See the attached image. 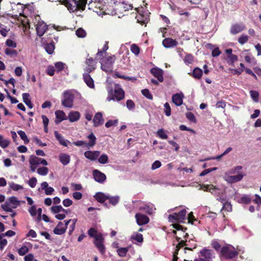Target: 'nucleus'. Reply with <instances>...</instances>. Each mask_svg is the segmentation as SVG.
I'll use <instances>...</instances> for the list:
<instances>
[{
  "instance_id": "obj_1",
  "label": "nucleus",
  "mask_w": 261,
  "mask_h": 261,
  "mask_svg": "<svg viewBox=\"0 0 261 261\" xmlns=\"http://www.w3.org/2000/svg\"><path fill=\"white\" fill-rule=\"evenodd\" d=\"M88 1V0H60V2L64 5L71 13L78 10L84 11Z\"/></svg>"
},
{
  "instance_id": "obj_2",
  "label": "nucleus",
  "mask_w": 261,
  "mask_h": 261,
  "mask_svg": "<svg viewBox=\"0 0 261 261\" xmlns=\"http://www.w3.org/2000/svg\"><path fill=\"white\" fill-rule=\"evenodd\" d=\"M242 166H238L226 172L224 175V179L228 183L232 184L241 180L245 174L241 171Z\"/></svg>"
},
{
  "instance_id": "obj_3",
  "label": "nucleus",
  "mask_w": 261,
  "mask_h": 261,
  "mask_svg": "<svg viewBox=\"0 0 261 261\" xmlns=\"http://www.w3.org/2000/svg\"><path fill=\"white\" fill-rule=\"evenodd\" d=\"M88 234L90 237L94 239V243L101 254H103L106 252V249L103 245L104 238L101 233L93 228H90L88 231Z\"/></svg>"
},
{
  "instance_id": "obj_4",
  "label": "nucleus",
  "mask_w": 261,
  "mask_h": 261,
  "mask_svg": "<svg viewBox=\"0 0 261 261\" xmlns=\"http://www.w3.org/2000/svg\"><path fill=\"white\" fill-rule=\"evenodd\" d=\"M173 227L176 229L175 230L173 231V232L175 234L176 239L177 243L176 244V247L179 249L181 247L187 246V240L186 238L188 236V234L185 233V231L183 230L181 226L179 224H174L173 225Z\"/></svg>"
},
{
  "instance_id": "obj_5",
  "label": "nucleus",
  "mask_w": 261,
  "mask_h": 261,
  "mask_svg": "<svg viewBox=\"0 0 261 261\" xmlns=\"http://www.w3.org/2000/svg\"><path fill=\"white\" fill-rule=\"evenodd\" d=\"M109 96L107 97L108 101L117 100L120 101L124 98V91L118 84L114 86V90L111 89L109 91Z\"/></svg>"
},
{
  "instance_id": "obj_6",
  "label": "nucleus",
  "mask_w": 261,
  "mask_h": 261,
  "mask_svg": "<svg viewBox=\"0 0 261 261\" xmlns=\"http://www.w3.org/2000/svg\"><path fill=\"white\" fill-rule=\"evenodd\" d=\"M176 211L172 215H169L168 220L170 222L181 223L185 219L186 215V210L185 208L180 209V208H175Z\"/></svg>"
},
{
  "instance_id": "obj_7",
  "label": "nucleus",
  "mask_w": 261,
  "mask_h": 261,
  "mask_svg": "<svg viewBox=\"0 0 261 261\" xmlns=\"http://www.w3.org/2000/svg\"><path fill=\"white\" fill-rule=\"evenodd\" d=\"M220 253L221 255L226 259L232 258L238 254L237 250L230 245H226L222 247Z\"/></svg>"
},
{
  "instance_id": "obj_8",
  "label": "nucleus",
  "mask_w": 261,
  "mask_h": 261,
  "mask_svg": "<svg viewBox=\"0 0 261 261\" xmlns=\"http://www.w3.org/2000/svg\"><path fill=\"white\" fill-rule=\"evenodd\" d=\"M11 9L9 10V15L15 19L17 18L19 16L22 15L23 13L24 6L20 3L15 4L11 3Z\"/></svg>"
},
{
  "instance_id": "obj_9",
  "label": "nucleus",
  "mask_w": 261,
  "mask_h": 261,
  "mask_svg": "<svg viewBox=\"0 0 261 261\" xmlns=\"http://www.w3.org/2000/svg\"><path fill=\"white\" fill-rule=\"evenodd\" d=\"M213 257V252L211 250L204 248L199 253V257L194 261H212Z\"/></svg>"
},
{
  "instance_id": "obj_10",
  "label": "nucleus",
  "mask_w": 261,
  "mask_h": 261,
  "mask_svg": "<svg viewBox=\"0 0 261 261\" xmlns=\"http://www.w3.org/2000/svg\"><path fill=\"white\" fill-rule=\"evenodd\" d=\"M116 57L114 55L107 57L105 61L101 63V69L106 72L111 71L112 69L113 65L114 63Z\"/></svg>"
},
{
  "instance_id": "obj_11",
  "label": "nucleus",
  "mask_w": 261,
  "mask_h": 261,
  "mask_svg": "<svg viewBox=\"0 0 261 261\" xmlns=\"http://www.w3.org/2000/svg\"><path fill=\"white\" fill-rule=\"evenodd\" d=\"M64 99L62 104L65 107L71 108L73 106V95L68 91H65L63 94Z\"/></svg>"
},
{
  "instance_id": "obj_12",
  "label": "nucleus",
  "mask_w": 261,
  "mask_h": 261,
  "mask_svg": "<svg viewBox=\"0 0 261 261\" xmlns=\"http://www.w3.org/2000/svg\"><path fill=\"white\" fill-rule=\"evenodd\" d=\"M137 205L140 210H143L149 215L153 214L155 210L153 204H146L141 201H138Z\"/></svg>"
},
{
  "instance_id": "obj_13",
  "label": "nucleus",
  "mask_w": 261,
  "mask_h": 261,
  "mask_svg": "<svg viewBox=\"0 0 261 261\" xmlns=\"http://www.w3.org/2000/svg\"><path fill=\"white\" fill-rule=\"evenodd\" d=\"M47 25L43 21H38L36 25L37 34L39 37L42 36L47 30Z\"/></svg>"
},
{
  "instance_id": "obj_14",
  "label": "nucleus",
  "mask_w": 261,
  "mask_h": 261,
  "mask_svg": "<svg viewBox=\"0 0 261 261\" xmlns=\"http://www.w3.org/2000/svg\"><path fill=\"white\" fill-rule=\"evenodd\" d=\"M150 73L155 77L160 82L164 81L163 71L158 67H154L151 69Z\"/></svg>"
},
{
  "instance_id": "obj_15",
  "label": "nucleus",
  "mask_w": 261,
  "mask_h": 261,
  "mask_svg": "<svg viewBox=\"0 0 261 261\" xmlns=\"http://www.w3.org/2000/svg\"><path fill=\"white\" fill-rule=\"evenodd\" d=\"M135 218L137 223L140 226L148 223L149 221V219L147 216L140 213H137L135 215Z\"/></svg>"
},
{
  "instance_id": "obj_16",
  "label": "nucleus",
  "mask_w": 261,
  "mask_h": 261,
  "mask_svg": "<svg viewBox=\"0 0 261 261\" xmlns=\"http://www.w3.org/2000/svg\"><path fill=\"white\" fill-rule=\"evenodd\" d=\"M137 22L139 23L141 25H146V24L150 20L149 15L147 13L139 14L136 17Z\"/></svg>"
},
{
  "instance_id": "obj_17",
  "label": "nucleus",
  "mask_w": 261,
  "mask_h": 261,
  "mask_svg": "<svg viewBox=\"0 0 261 261\" xmlns=\"http://www.w3.org/2000/svg\"><path fill=\"white\" fill-rule=\"evenodd\" d=\"M202 189L204 191L210 192L214 195H219L222 192V190L220 189L217 188L212 185H204L202 187Z\"/></svg>"
},
{
  "instance_id": "obj_18",
  "label": "nucleus",
  "mask_w": 261,
  "mask_h": 261,
  "mask_svg": "<svg viewBox=\"0 0 261 261\" xmlns=\"http://www.w3.org/2000/svg\"><path fill=\"white\" fill-rule=\"evenodd\" d=\"M245 29V26L243 23H235L231 25L230 32L232 35H236L242 32Z\"/></svg>"
},
{
  "instance_id": "obj_19",
  "label": "nucleus",
  "mask_w": 261,
  "mask_h": 261,
  "mask_svg": "<svg viewBox=\"0 0 261 261\" xmlns=\"http://www.w3.org/2000/svg\"><path fill=\"white\" fill-rule=\"evenodd\" d=\"M93 176L95 180L99 183L104 182L106 179L105 174L97 170L93 171Z\"/></svg>"
},
{
  "instance_id": "obj_20",
  "label": "nucleus",
  "mask_w": 261,
  "mask_h": 261,
  "mask_svg": "<svg viewBox=\"0 0 261 261\" xmlns=\"http://www.w3.org/2000/svg\"><path fill=\"white\" fill-rule=\"evenodd\" d=\"M104 119L101 112L96 113L93 119V126L98 127L103 123Z\"/></svg>"
},
{
  "instance_id": "obj_21",
  "label": "nucleus",
  "mask_w": 261,
  "mask_h": 261,
  "mask_svg": "<svg viewBox=\"0 0 261 261\" xmlns=\"http://www.w3.org/2000/svg\"><path fill=\"white\" fill-rule=\"evenodd\" d=\"M96 63L95 60L93 59V58L87 59L86 61V64L87 65L86 71L88 73L93 71L96 68Z\"/></svg>"
},
{
  "instance_id": "obj_22",
  "label": "nucleus",
  "mask_w": 261,
  "mask_h": 261,
  "mask_svg": "<svg viewBox=\"0 0 261 261\" xmlns=\"http://www.w3.org/2000/svg\"><path fill=\"white\" fill-rule=\"evenodd\" d=\"M184 94L182 93H176L172 96V102L176 106H180L183 102Z\"/></svg>"
},
{
  "instance_id": "obj_23",
  "label": "nucleus",
  "mask_w": 261,
  "mask_h": 261,
  "mask_svg": "<svg viewBox=\"0 0 261 261\" xmlns=\"http://www.w3.org/2000/svg\"><path fill=\"white\" fill-rule=\"evenodd\" d=\"M162 43L165 47L170 48L176 46L177 44V42L172 38H166L163 40Z\"/></svg>"
},
{
  "instance_id": "obj_24",
  "label": "nucleus",
  "mask_w": 261,
  "mask_h": 261,
  "mask_svg": "<svg viewBox=\"0 0 261 261\" xmlns=\"http://www.w3.org/2000/svg\"><path fill=\"white\" fill-rule=\"evenodd\" d=\"M86 158L91 161H94L97 159L100 155L99 151H87L84 153Z\"/></svg>"
},
{
  "instance_id": "obj_25",
  "label": "nucleus",
  "mask_w": 261,
  "mask_h": 261,
  "mask_svg": "<svg viewBox=\"0 0 261 261\" xmlns=\"http://www.w3.org/2000/svg\"><path fill=\"white\" fill-rule=\"evenodd\" d=\"M55 115L56 120H55V123L58 124L60 123L62 121L66 120L67 119L65 113L63 111L57 110L55 112Z\"/></svg>"
},
{
  "instance_id": "obj_26",
  "label": "nucleus",
  "mask_w": 261,
  "mask_h": 261,
  "mask_svg": "<svg viewBox=\"0 0 261 261\" xmlns=\"http://www.w3.org/2000/svg\"><path fill=\"white\" fill-rule=\"evenodd\" d=\"M66 227H64V225L61 222L57 224V226L54 229V232L56 234L61 235L65 232Z\"/></svg>"
},
{
  "instance_id": "obj_27",
  "label": "nucleus",
  "mask_w": 261,
  "mask_h": 261,
  "mask_svg": "<svg viewBox=\"0 0 261 261\" xmlns=\"http://www.w3.org/2000/svg\"><path fill=\"white\" fill-rule=\"evenodd\" d=\"M130 240L134 243H142L143 241V238L142 234L135 232L131 236Z\"/></svg>"
},
{
  "instance_id": "obj_28",
  "label": "nucleus",
  "mask_w": 261,
  "mask_h": 261,
  "mask_svg": "<svg viewBox=\"0 0 261 261\" xmlns=\"http://www.w3.org/2000/svg\"><path fill=\"white\" fill-rule=\"evenodd\" d=\"M83 79L84 82L89 88H93L94 87V81L89 74V73L87 72L84 73L83 74Z\"/></svg>"
},
{
  "instance_id": "obj_29",
  "label": "nucleus",
  "mask_w": 261,
  "mask_h": 261,
  "mask_svg": "<svg viewBox=\"0 0 261 261\" xmlns=\"http://www.w3.org/2000/svg\"><path fill=\"white\" fill-rule=\"evenodd\" d=\"M55 136L56 139L59 142L60 144L64 146H67L69 141L65 139L58 132L55 131Z\"/></svg>"
},
{
  "instance_id": "obj_30",
  "label": "nucleus",
  "mask_w": 261,
  "mask_h": 261,
  "mask_svg": "<svg viewBox=\"0 0 261 261\" xmlns=\"http://www.w3.org/2000/svg\"><path fill=\"white\" fill-rule=\"evenodd\" d=\"M94 197L95 199L100 203L104 202L106 200L109 198V196L106 195L101 192L97 193Z\"/></svg>"
},
{
  "instance_id": "obj_31",
  "label": "nucleus",
  "mask_w": 261,
  "mask_h": 261,
  "mask_svg": "<svg viewBox=\"0 0 261 261\" xmlns=\"http://www.w3.org/2000/svg\"><path fill=\"white\" fill-rule=\"evenodd\" d=\"M23 101L25 104L30 108L32 109L33 107V105L32 103L31 99L30 98V94L28 93H23L22 95Z\"/></svg>"
},
{
  "instance_id": "obj_32",
  "label": "nucleus",
  "mask_w": 261,
  "mask_h": 261,
  "mask_svg": "<svg viewBox=\"0 0 261 261\" xmlns=\"http://www.w3.org/2000/svg\"><path fill=\"white\" fill-rule=\"evenodd\" d=\"M80 118V113L79 112H71L68 114V119L71 122H73L79 120Z\"/></svg>"
},
{
  "instance_id": "obj_33",
  "label": "nucleus",
  "mask_w": 261,
  "mask_h": 261,
  "mask_svg": "<svg viewBox=\"0 0 261 261\" xmlns=\"http://www.w3.org/2000/svg\"><path fill=\"white\" fill-rule=\"evenodd\" d=\"M29 163H47L45 159H41L34 155L30 156Z\"/></svg>"
},
{
  "instance_id": "obj_34",
  "label": "nucleus",
  "mask_w": 261,
  "mask_h": 261,
  "mask_svg": "<svg viewBox=\"0 0 261 261\" xmlns=\"http://www.w3.org/2000/svg\"><path fill=\"white\" fill-rule=\"evenodd\" d=\"M44 48L45 51L49 55L52 54L55 50V46L54 45V43L53 41L50 42L46 43L44 45Z\"/></svg>"
},
{
  "instance_id": "obj_35",
  "label": "nucleus",
  "mask_w": 261,
  "mask_h": 261,
  "mask_svg": "<svg viewBox=\"0 0 261 261\" xmlns=\"http://www.w3.org/2000/svg\"><path fill=\"white\" fill-rule=\"evenodd\" d=\"M235 199L239 203L243 204H248L251 201L250 197L247 195H244L242 196L241 198L236 197Z\"/></svg>"
},
{
  "instance_id": "obj_36",
  "label": "nucleus",
  "mask_w": 261,
  "mask_h": 261,
  "mask_svg": "<svg viewBox=\"0 0 261 261\" xmlns=\"http://www.w3.org/2000/svg\"><path fill=\"white\" fill-rule=\"evenodd\" d=\"M9 202L11 205V207L13 208H16L18 205H20V201L15 196H12L8 200Z\"/></svg>"
},
{
  "instance_id": "obj_37",
  "label": "nucleus",
  "mask_w": 261,
  "mask_h": 261,
  "mask_svg": "<svg viewBox=\"0 0 261 261\" xmlns=\"http://www.w3.org/2000/svg\"><path fill=\"white\" fill-rule=\"evenodd\" d=\"M131 247V246L127 247H121L119 248L117 250V252L119 256L120 257H124L126 256L127 252L129 249Z\"/></svg>"
},
{
  "instance_id": "obj_38",
  "label": "nucleus",
  "mask_w": 261,
  "mask_h": 261,
  "mask_svg": "<svg viewBox=\"0 0 261 261\" xmlns=\"http://www.w3.org/2000/svg\"><path fill=\"white\" fill-rule=\"evenodd\" d=\"M202 75V70L198 67L194 69L192 72V76L197 79H200Z\"/></svg>"
},
{
  "instance_id": "obj_39",
  "label": "nucleus",
  "mask_w": 261,
  "mask_h": 261,
  "mask_svg": "<svg viewBox=\"0 0 261 261\" xmlns=\"http://www.w3.org/2000/svg\"><path fill=\"white\" fill-rule=\"evenodd\" d=\"M88 138L89 140V142L87 144L88 147H93L96 143V138L93 133L90 134L88 136Z\"/></svg>"
},
{
  "instance_id": "obj_40",
  "label": "nucleus",
  "mask_w": 261,
  "mask_h": 261,
  "mask_svg": "<svg viewBox=\"0 0 261 261\" xmlns=\"http://www.w3.org/2000/svg\"><path fill=\"white\" fill-rule=\"evenodd\" d=\"M50 210L53 214H57L62 212H64L66 210L63 208L61 205H59L51 206Z\"/></svg>"
},
{
  "instance_id": "obj_41",
  "label": "nucleus",
  "mask_w": 261,
  "mask_h": 261,
  "mask_svg": "<svg viewBox=\"0 0 261 261\" xmlns=\"http://www.w3.org/2000/svg\"><path fill=\"white\" fill-rule=\"evenodd\" d=\"M8 184L11 189L14 191H18L23 189L22 186L13 182H9Z\"/></svg>"
},
{
  "instance_id": "obj_42",
  "label": "nucleus",
  "mask_w": 261,
  "mask_h": 261,
  "mask_svg": "<svg viewBox=\"0 0 261 261\" xmlns=\"http://www.w3.org/2000/svg\"><path fill=\"white\" fill-rule=\"evenodd\" d=\"M4 52L6 55L9 56L10 57H15L17 56V51L14 49L6 48Z\"/></svg>"
},
{
  "instance_id": "obj_43",
  "label": "nucleus",
  "mask_w": 261,
  "mask_h": 261,
  "mask_svg": "<svg viewBox=\"0 0 261 261\" xmlns=\"http://www.w3.org/2000/svg\"><path fill=\"white\" fill-rule=\"evenodd\" d=\"M30 250L28 246L25 245H23L20 248L18 249V253L19 255L23 256L27 253Z\"/></svg>"
},
{
  "instance_id": "obj_44",
  "label": "nucleus",
  "mask_w": 261,
  "mask_h": 261,
  "mask_svg": "<svg viewBox=\"0 0 261 261\" xmlns=\"http://www.w3.org/2000/svg\"><path fill=\"white\" fill-rule=\"evenodd\" d=\"M17 133L19 135L21 139L24 141V144H27L30 142V140L28 138V137L24 132L20 130L17 132Z\"/></svg>"
},
{
  "instance_id": "obj_45",
  "label": "nucleus",
  "mask_w": 261,
  "mask_h": 261,
  "mask_svg": "<svg viewBox=\"0 0 261 261\" xmlns=\"http://www.w3.org/2000/svg\"><path fill=\"white\" fill-rule=\"evenodd\" d=\"M10 144V141L8 139H4L2 135H0V146L3 148H6Z\"/></svg>"
},
{
  "instance_id": "obj_46",
  "label": "nucleus",
  "mask_w": 261,
  "mask_h": 261,
  "mask_svg": "<svg viewBox=\"0 0 261 261\" xmlns=\"http://www.w3.org/2000/svg\"><path fill=\"white\" fill-rule=\"evenodd\" d=\"M60 161L62 163H69L70 156L65 153H62L59 155Z\"/></svg>"
},
{
  "instance_id": "obj_47",
  "label": "nucleus",
  "mask_w": 261,
  "mask_h": 261,
  "mask_svg": "<svg viewBox=\"0 0 261 261\" xmlns=\"http://www.w3.org/2000/svg\"><path fill=\"white\" fill-rule=\"evenodd\" d=\"M112 3V4L111 3H108L106 1V3L102 2V3L101 4V7L99 8L101 10L106 11L107 10L109 9V7H113V5L115 4L114 0H113Z\"/></svg>"
},
{
  "instance_id": "obj_48",
  "label": "nucleus",
  "mask_w": 261,
  "mask_h": 261,
  "mask_svg": "<svg viewBox=\"0 0 261 261\" xmlns=\"http://www.w3.org/2000/svg\"><path fill=\"white\" fill-rule=\"evenodd\" d=\"M11 205L7 200L4 204H2L1 207L3 210L7 212H12L13 207H11Z\"/></svg>"
},
{
  "instance_id": "obj_49",
  "label": "nucleus",
  "mask_w": 261,
  "mask_h": 261,
  "mask_svg": "<svg viewBox=\"0 0 261 261\" xmlns=\"http://www.w3.org/2000/svg\"><path fill=\"white\" fill-rule=\"evenodd\" d=\"M238 56L236 55L232 54L227 56V63L231 65H233L235 61L238 60Z\"/></svg>"
},
{
  "instance_id": "obj_50",
  "label": "nucleus",
  "mask_w": 261,
  "mask_h": 261,
  "mask_svg": "<svg viewBox=\"0 0 261 261\" xmlns=\"http://www.w3.org/2000/svg\"><path fill=\"white\" fill-rule=\"evenodd\" d=\"M248 38L249 37L247 35L242 34L239 37L238 41L240 44L243 45L248 42Z\"/></svg>"
},
{
  "instance_id": "obj_51",
  "label": "nucleus",
  "mask_w": 261,
  "mask_h": 261,
  "mask_svg": "<svg viewBox=\"0 0 261 261\" xmlns=\"http://www.w3.org/2000/svg\"><path fill=\"white\" fill-rule=\"evenodd\" d=\"M194 57L192 55L188 54L186 55L184 61L187 65L192 64L193 61Z\"/></svg>"
},
{
  "instance_id": "obj_52",
  "label": "nucleus",
  "mask_w": 261,
  "mask_h": 261,
  "mask_svg": "<svg viewBox=\"0 0 261 261\" xmlns=\"http://www.w3.org/2000/svg\"><path fill=\"white\" fill-rule=\"evenodd\" d=\"M4 234H0V250L2 251L7 244V240L3 238Z\"/></svg>"
},
{
  "instance_id": "obj_53",
  "label": "nucleus",
  "mask_w": 261,
  "mask_h": 261,
  "mask_svg": "<svg viewBox=\"0 0 261 261\" xmlns=\"http://www.w3.org/2000/svg\"><path fill=\"white\" fill-rule=\"evenodd\" d=\"M141 92L142 94L147 99L150 100L153 99V96L148 89H143L141 91Z\"/></svg>"
},
{
  "instance_id": "obj_54",
  "label": "nucleus",
  "mask_w": 261,
  "mask_h": 261,
  "mask_svg": "<svg viewBox=\"0 0 261 261\" xmlns=\"http://www.w3.org/2000/svg\"><path fill=\"white\" fill-rule=\"evenodd\" d=\"M130 50L136 56H138L140 53V48L136 44H133L131 45Z\"/></svg>"
},
{
  "instance_id": "obj_55",
  "label": "nucleus",
  "mask_w": 261,
  "mask_h": 261,
  "mask_svg": "<svg viewBox=\"0 0 261 261\" xmlns=\"http://www.w3.org/2000/svg\"><path fill=\"white\" fill-rule=\"evenodd\" d=\"M109 200V202L113 205H115L117 204L119 201V197L118 196H109V198L108 199Z\"/></svg>"
},
{
  "instance_id": "obj_56",
  "label": "nucleus",
  "mask_w": 261,
  "mask_h": 261,
  "mask_svg": "<svg viewBox=\"0 0 261 261\" xmlns=\"http://www.w3.org/2000/svg\"><path fill=\"white\" fill-rule=\"evenodd\" d=\"M48 172V170L46 167L39 168L37 170V173L41 175H46Z\"/></svg>"
},
{
  "instance_id": "obj_57",
  "label": "nucleus",
  "mask_w": 261,
  "mask_h": 261,
  "mask_svg": "<svg viewBox=\"0 0 261 261\" xmlns=\"http://www.w3.org/2000/svg\"><path fill=\"white\" fill-rule=\"evenodd\" d=\"M250 95H251V97L252 98V99L255 102H258V96H259L258 92L256 91L251 90L250 91Z\"/></svg>"
},
{
  "instance_id": "obj_58",
  "label": "nucleus",
  "mask_w": 261,
  "mask_h": 261,
  "mask_svg": "<svg viewBox=\"0 0 261 261\" xmlns=\"http://www.w3.org/2000/svg\"><path fill=\"white\" fill-rule=\"evenodd\" d=\"M231 205L229 202H228V201L223 202V207L222 208V211L225 210L227 212H230L231 211Z\"/></svg>"
},
{
  "instance_id": "obj_59",
  "label": "nucleus",
  "mask_w": 261,
  "mask_h": 261,
  "mask_svg": "<svg viewBox=\"0 0 261 261\" xmlns=\"http://www.w3.org/2000/svg\"><path fill=\"white\" fill-rule=\"evenodd\" d=\"M76 35L78 37L84 38L86 35L85 31L82 28H79L76 31Z\"/></svg>"
},
{
  "instance_id": "obj_60",
  "label": "nucleus",
  "mask_w": 261,
  "mask_h": 261,
  "mask_svg": "<svg viewBox=\"0 0 261 261\" xmlns=\"http://www.w3.org/2000/svg\"><path fill=\"white\" fill-rule=\"evenodd\" d=\"M187 118L191 122L196 123V119L194 114L192 112H187L186 114Z\"/></svg>"
},
{
  "instance_id": "obj_61",
  "label": "nucleus",
  "mask_w": 261,
  "mask_h": 261,
  "mask_svg": "<svg viewBox=\"0 0 261 261\" xmlns=\"http://www.w3.org/2000/svg\"><path fill=\"white\" fill-rule=\"evenodd\" d=\"M164 113L167 116L171 115V108L168 102L164 104Z\"/></svg>"
},
{
  "instance_id": "obj_62",
  "label": "nucleus",
  "mask_w": 261,
  "mask_h": 261,
  "mask_svg": "<svg viewBox=\"0 0 261 261\" xmlns=\"http://www.w3.org/2000/svg\"><path fill=\"white\" fill-rule=\"evenodd\" d=\"M126 105L127 108L129 110H132L135 109V102L131 99H128L126 102Z\"/></svg>"
},
{
  "instance_id": "obj_63",
  "label": "nucleus",
  "mask_w": 261,
  "mask_h": 261,
  "mask_svg": "<svg viewBox=\"0 0 261 261\" xmlns=\"http://www.w3.org/2000/svg\"><path fill=\"white\" fill-rule=\"evenodd\" d=\"M157 134L158 136L162 139H166L168 138L167 135L166 134L164 130L163 129H160L158 130V131L157 132Z\"/></svg>"
},
{
  "instance_id": "obj_64",
  "label": "nucleus",
  "mask_w": 261,
  "mask_h": 261,
  "mask_svg": "<svg viewBox=\"0 0 261 261\" xmlns=\"http://www.w3.org/2000/svg\"><path fill=\"white\" fill-rule=\"evenodd\" d=\"M118 120H110L105 124V126L109 128L112 126H116L118 123Z\"/></svg>"
}]
</instances>
